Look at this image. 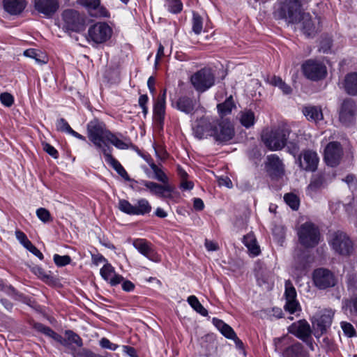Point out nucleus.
<instances>
[{
	"label": "nucleus",
	"mask_w": 357,
	"mask_h": 357,
	"mask_svg": "<svg viewBox=\"0 0 357 357\" xmlns=\"http://www.w3.org/2000/svg\"><path fill=\"white\" fill-rule=\"evenodd\" d=\"M190 80L197 92L204 93L214 86L215 75L211 68L204 67L193 73Z\"/></svg>",
	"instance_id": "20e7f679"
},
{
	"label": "nucleus",
	"mask_w": 357,
	"mask_h": 357,
	"mask_svg": "<svg viewBox=\"0 0 357 357\" xmlns=\"http://www.w3.org/2000/svg\"><path fill=\"white\" fill-rule=\"evenodd\" d=\"M188 303L197 313L203 317L208 316V310L201 304L195 296H190L188 298Z\"/></svg>",
	"instance_id": "4c0bfd02"
},
{
	"label": "nucleus",
	"mask_w": 357,
	"mask_h": 357,
	"mask_svg": "<svg viewBox=\"0 0 357 357\" xmlns=\"http://www.w3.org/2000/svg\"><path fill=\"white\" fill-rule=\"evenodd\" d=\"M213 138L219 144H225L230 141L234 136V128L231 122L227 119H217Z\"/></svg>",
	"instance_id": "4468645a"
},
{
	"label": "nucleus",
	"mask_w": 357,
	"mask_h": 357,
	"mask_svg": "<svg viewBox=\"0 0 357 357\" xmlns=\"http://www.w3.org/2000/svg\"><path fill=\"white\" fill-rule=\"evenodd\" d=\"M100 273L102 278L107 281L112 286L121 284L123 280V276L115 273L114 267L108 263L100 268Z\"/></svg>",
	"instance_id": "cd10ccee"
},
{
	"label": "nucleus",
	"mask_w": 357,
	"mask_h": 357,
	"mask_svg": "<svg viewBox=\"0 0 357 357\" xmlns=\"http://www.w3.org/2000/svg\"><path fill=\"white\" fill-rule=\"evenodd\" d=\"M289 339L287 336L275 339L274 340L275 350L279 352L284 351V357H299L302 352L301 344L295 343L285 347L284 346L288 343Z\"/></svg>",
	"instance_id": "f3484780"
},
{
	"label": "nucleus",
	"mask_w": 357,
	"mask_h": 357,
	"mask_svg": "<svg viewBox=\"0 0 357 357\" xmlns=\"http://www.w3.org/2000/svg\"><path fill=\"white\" fill-rule=\"evenodd\" d=\"M213 324L225 337L234 340L238 347L243 345L242 342L237 337L233 328L228 324H225L222 320L213 318Z\"/></svg>",
	"instance_id": "bb28decb"
},
{
	"label": "nucleus",
	"mask_w": 357,
	"mask_h": 357,
	"mask_svg": "<svg viewBox=\"0 0 357 357\" xmlns=\"http://www.w3.org/2000/svg\"><path fill=\"white\" fill-rule=\"evenodd\" d=\"M36 215L43 222H47L52 219L49 211L45 208H38Z\"/></svg>",
	"instance_id": "6e6d98bb"
},
{
	"label": "nucleus",
	"mask_w": 357,
	"mask_h": 357,
	"mask_svg": "<svg viewBox=\"0 0 357 357\" xmlns=\"http://www.w3.org/2000/svg\"><path fill=\"white\" fill-rule=\"evenodd\" d=\"M133 246L142 255L149 259L158 262L160 261V257L154 250L151 243L143 238H138L134 241Z\"/></svg>",
	"instance_id": "412c9836"
},
{
	"label": "nucleus",
	"mask_w": 357,
	"mask_h": 357,
	"mask_svg": "<svg viewBox=\"0 0 357 357\" xmlns=\"http://www.w3.org/2000/svg\"><path fill=\"white\" fill-rule=\"evenodd\" d=\"M302 112L306 119L310 121L317 123L323 120L324 116L322 110L319 106L307 105L303 107Z\"/></svg>",
	"instance_id": "7c9ffc66"
},
{
	"label": "nucleus",
	"mask_w": 357,
	"mask_h": 357,
	"mask_svg": "<svg viewBox=\"0 0 357 357\" xmlns=\"http://www.w3.org/2000/svg\"><path fill=\"white\" fill-rule=\"evenodd\" d=\"M234 103L231 96L227 98L222 103L218 104L217 106L218 113L221 116H226L231 113L232 109L234 107Z\"/></svg>",
	"instance_id": "58836bf2"
},
{
	"label": "nucleus",
	"mask_w": 357,
	"mask_h": 357,
	"mask_svg": "<svg viewBox=\"0 0 357 357\" xmlns=\"http://www.w3.org/2000/svg\"><path fill=\"white\" fill-rule=\"evenodd\" d=\"M299 242L305 248H314L320 240V232L317 227L310 222L301 225L298 230Z\"/></svg>",
	"instance_id": "39448f33"
},
{
	"label": "nucleus",
	"mask_w": 357,
	"mask_h": 357,
	"mask_svg": "<svg viewBox=\"0 0 357 357\" xmlns=\"http://www.w3.org/2000/svg\"><path fill=\"white\" fill-rule=\"evenodd\" d=\"M112 29L105 22H97L88 29L86 39L95 44H101L107 41L112 36Z\"/></svg>",
	"instance_id": "1a4fd4ad"
},
{
	"label": "nucleus",
	"mask_w": 357,
	"mask_h": 357,
	"mask_svg": "<svg viewBox=\"0 0 357 357\" xmlns=\"http://www.w3.org/2000/svg\"><path fill=\"white\" fill-rule=\"evenodd\" d=\"M344 89L349 95H357V73H349L345 77Z\"/></svg>",
	"instance_id": "72a5a7b5"
},
{
	"label": "nucleus",
	"mask_w": 357,
	"mask_h": 357,
	"mask_svg": "<svg viewBox=\"0 0 357 357\" xmlns=\"http://www.w3.org/2000/svg\"><path fill=\"white\" fill-rule=\"evenodd\" d=\"M333 316L334 312L332 310H324L313 317L312 323L316 337L319 338L327 331L332 324Z\"/></svg>",
	"instance_id": "9b49d317"
},
{
	"label": "nucleus",
	"mask_w": 357,
	"mask_h": 357,
	"mask_svg": "<svg viewBox=\"0 0 357 357\" xmlns=\"http://www.w3.org/2000/svg\"><path fill=\"white\" fill-rule=\"evenodd\" d=\"M332 249L341 255H349L353 250V242L342 231H336L331 235L328 241Z\"/></svg>",
	"instance_id": "0eeeda50"
},
{
	"label": "nucleus",
	"mask_w": 357,
	"mask_h": 357,
	"mask_svg": "<svg viewBox=\"0 0 357 357\" xmlns=\"http://www.w3.org/2000/svg\"><path fill=\"white\" fill-rule=\"evenodd\" d=\"M284 199L287 204L293 210H297L299 206V200L296 195L293 193H287L284 195Z\"/></svg>",
	"instance_id": "09e8293b"
},
{
	"label": "nucleus",
	"mask_w": 357,
	"mask_h": 357,
	"mask_svg": "<svg viewBox=\"0 0 357 357\" xmlns=\"http://www.w3.org/2000/svg\"><path fill=\"white\" fill-rule=\"evenodd\" d=\"M77 3L84 7L91 17H109V12L104 6L101 5L100 0H77Z\"/></svg>",
	"instance_id": "dca6fc26"
},
{
	"label": "nucleus",
	"mask_w": 357,
	"mask_h": 357,
	"mask_svg": "<svg viewBox=\"0 0 357 357\" xmlns=\"http://www.w3.org/2000/svg\"><path fill=\"white\" fill-rule=\"evenodd\" d=\"M266 167L272 177H280L284 174V164L276 154L268 155Z\"/></svg>",
	"instance_id": "5701e85b"
},
{
	"label": "nucleus",
	"mask_w": 357,
	"mask_h": 357,
	"mask_svg": "<svg viewBox=\"0 0 357 357\" xmlns=\"http://www.w3.org/2000/svg\"><path fill=\"white\" fill-rule=\"evenodd\" d=\"M87 133L89 140L97 149L103 152L105 148H112L109 143L121 150L128 149L132 143L128 139L123 141L107 129L105 124L98 119H93L87 124Z\"/></svg>",
	"instance_id": "f257e3e1"
},
{
	"label": "nucleus",
	"mask_w": 357,
	"mask_h": 357,
	"mask_svg": "<svg viewBox=\"0 0 357 357\" xmlns=\"http://www.w3.org/2000/svg\"><path fill=\"white\" fill-rule=\"evenodd\" d=\"M340 326L344 334L346 336L349 337H352L356 335V330L351 323L347 321H342L340 323Z\"/></svg>",
	"instance_id": "3c124183"
},
{
	"label": "nucleus",
	"mask_w": 357,
	"mask_h": 357,
	"mask_svg": "<svg viewBox=\"0 0 357 357\" xmlns=\"http://www.w3.org/2000/svg\"><path fill=\"white\" fill-rule=\"evenodd\" d=\"M343 149L340 142H329L324 149V160L327 165L337 166L342 158Z\"/></svg>",
	"instance_id": "2eb2a0df"
},
{
	"label": "nucleus",
	"mask_w": 357,
	"mask_h": 357,
	"mask_svg": "<svg viewBox=\"0 0 357 357\" xmlns=\"http://www.w3.org/2000/svg\"><path fill=\"white\" fill-rule=\"evenodd\" d=\"M299 158L301 168L307 172H314L318 166L319 157L315 151L306 150Z\"/></svg>",
	"instance_id": "4be33fe9"
},
{
	"label": "nucleus",
	"mask_w": 357,
	"mask_h": 357,
	"mask_svg": "<svg viewBox=\"0 0 357 357\" xmlns=\"http://www.w3.org/2000/svg\"><path fill=\"white\" fill-rule=\"evenodd\" d=\"M301 68L304 75L313 81L324 78L327 73L326 67L321 62L313 59L303 63Z\"/></svg>",
	"instance_id": "ddd939ff"
},
{
	"label": "nucleus",
	"mask_w": 357,
	"mask_h": 357,
	"mask_svg": "<svg viewBox=\"0 0 357 357\" xmlns=\"http://www.w3.org/2000/svg\"><path fill=\"white\" fill-rule=\"evenodd\" d=\"M54 261L57 266L62 267L69 264L71 262V258L68 255H59L55 254L53 257Z\"/></svg>",
	"instance_id": "603ef678"
},
{
	"label": "nucleus",
	"mask_w": 357,
	"mask_h": 357,
	"mask_svg": "<svg viewBox=\"0 0 357 357\" xmlns=\"http://www.w3.org/2000/svg\"><path fill=\"white\" fill-rule=\"evenodd\" d=\"M270 83L275 86H278L284 94H289L291 92L290 86L287 84L280 77L273 76Z\"/></svg>",
	"instance_id": "c03bdc74"
},
{
	"label": "nucleus",
	"mask_w": 357,
	"mask_h": 357,
	"mask_svg": "<svg viewBox=\"0 0 357 357\" xmlns=\"http://www.w3.org/2000/svg\"><path fill=\"white\" fill-rule=\"evenodd\" d=\"M295 260L296 263L294 265V274L297 276H300L303 274V271L306 268V261L301 259L299 257L295 259Z\"/></svg>",
	"instance_id": "864d4df0"
},
{
	"label": "nucleus",
	"mask_w": 357,
	"mask_h": 357,
	"mask_svg": "<svg viewBox=\"0 0 357 357\" xmlns=\"http://www.w3.org/2000/svg\"><path fill=\"white\" fill-rule=\"evenodd\" d=\"M121 283H122V289L127 292L133 291L135 287V284L131 281L126 280L123 277V280L121 281Z\"/></svg>",
	"instance_id": "69168bd1"
},
{
	"label": "nucleus",
	"mask_w": 357,
	"mask_h": 357,
	"mask_svg": "<svg viewBox=\"0 0 357 357\" xmlns=\"http://www.w3.org/2000/svg\"><path fill=\"white\" fill-rule=\"evenodd\" d=\"M26 249L36 256L38 258H39L40 260L43 259L44 256L43 253L35 245H33L32 243Z\"/></svg>",
	"instance_id": "338daca9"
},
{
	"label": "nucleus",
	"mask_w": 357,
	"mask_h": 357,
	"mask_svg": "<svg viewBox=\"0 0 357 357\" xmlns=\"http://www.w3.org/2000/svg\"><path fill=\"white\" fill-rule=\"evenodd\" d=\"M148 101L149 98L146 94L141 95L138 100V104L139 107L142 108L144 116H146L148 113V107L146 105Z\"/></svg>",
	"instance_id": "680f3d73"
},
{
	"label": "nucleus",
	"mask_w": 357,
	"mask_h": 357,
	"mask_svg": "<svg viewBox=\"0 0 357 357\" xmlns=\"http://www.w3.org/2000/svg\"><path fill=\"white\" fill-rule=\"evenodd\" d=\"M33 327L37 331L41 332L46 336L50 334H52V330L50 327H47L40 323H36Z\"/></svg>",
	"instance_id": "0e129e2a"
},
{
	"label": "nucleus",
	"mask_w": 357,
	"mask_h": 357,
	"mask_svg": "<svg viewBox=\"0 0 357 357\" xmlns=\"http://www.w3.org/2000/svg\"><path fill=\"white\" fill-rule=\"evenodd\" d=\"M62 345L73 349H81L83 346L82 338L77 333L70 330L65 331Z\"/></svg>",
	"instance_id": "c756f323"
},
{
	"label": "nucleus",
	"mask_w": 357,
	"mask_h": 357,
	"mask_svg": "<svg viewBox=\"0 0 357 357\" xmlns=\"http://www.w3.org/2000/svg\"><path fill=\"white\" fill-rule=\"evenodd\" d=\"M241 124L246 128L253 126L255 123V113L250 109H245L239 114Z\"/></svg>",
	"instance_id": "c9c22d12"
},
{
	"label": "nucleus",
	"mask_w": 357,
	"mask_h": 357,
	"mask_svg": "<svg viewBox=\"0 0 357 357\" xmlns=\"http://www.w3.org/2000/svg\"><path fill=\"white\" fill-rule=\"evenodd\" d=\"M15 237L25 248L31 243V242L28 239L26 235L20 230L15 231Z\"/></svg>",
	"instance_id": "bf43d9fd"
},
{
	"label": "nucleus",
	"mask_w": 357,
	"mask_h": 357,
	"mask_svg": "<svg viewBox=\"0 0 357 357\" xmlns=\"http://www.w3.org/2000/svg\"><path fill=\"white\" fill-rule=\"evenodd\" d=\"M284 307L290 314H294L300 308V305L297 299L286 300Z\"/></svg>",
	"instance_id": "5fc2aeb1"
},
{
	"label": "nucleus",
	"mask_w": 357,
	"mask_h": 357,
	"mask_svg": "<svg viewBox=\"0 0 357 357\" xmlns=\"http://www.w3.org/2000/svg\"><path fill=\"white\" fill-rule=\"evenodd\" d=\"M24 55L34 59L38 63H46V56L38 50L28 49L24 52Z\"/></svg>",
	"instance_id": "a19ab883"
},
{
	"label": "nucleus",
	"mask_w": 357,
	"mask_h": 357,
	"mask_svg": "<svg viewBox=\"0 0 357 357\" xmlns=\"http://www.w3.org/2000/svg\"><path fill=\"white\" fill-rule=\"evenodd\" d=\"M255 270L258 284L259 286H263L264 284L268 285L272 279L271 271L264 268V265L261 263H259Z\"/></svg>",
	"instance_id": "2f4dec72"
},
{
	"label": "nucleus",
	"mask_w": 357,
	"mask_h": 357,
	"mask_svg": "<svg viewBox=\"0 0 357 357\" xmlns=\"http://www.w3.org/2000/svg\"><path fill=\"white\" fill-rule=\"evenodd\" d=\"M288 331L305 342L311 350H314L312 330L306 320L301 319L293 323L289 326Z\"/></svg>",
	"instance_id": "9d476101"
},
{
	"label": "nucleus",
	"mask_w": 357,
	"mask_h": 357,
	"mask_svg": "<svg viewBox=\"0 0 357 357\" xmlns=\"http://www.w3.org/2000/svg\"><path fill=\"white\" fill-rule=\"evenodd\" d=\"M217 126V118L211 116H202L197 119L193 125L192 130L195 136L198 139L213 137Z\"/></svg>",
	"instance_id": "6e6552de"
},
{
	"label": "nucleus",
	"mask_w": 357,
	"mask_h": 357,
	"mask_svg": "<svg viewBox=\"0 0 357 357\" xmlns=\"http://www.w3.org/2000/svg\"><path fill=\"white\" fill-rule=\"evenodd\" d=\"M43 145L44 151L53 158L56 159L59 158V152L53 146L48 143H45Z\"/></svg>",
	"instance_id": "e2e57ef3"
},
{
	"label": "nucleus",
	"mask_w": 357,
	"mask_h": 357,
	"mask_svg": "<svg viewBox=\"0 0 357 357\" xmlns=\"http://www.w3.org/2000/svg\"><path fill=\"white\" fill-rule=\"evenodd\" d=\"M86 20L83 15L73 8L64 10L61 15L60 26L66 32H81L85 29Z\"/></svg>",
	"instance_id": "7ed1b4c3"
},
{
	"label": "nucleus",
	"mask_w": 357,
	"mask_h": 357,
	"mask_svg": "<svg viewBox=\"0 0 357 357\" xmlns=\"http://www.w3.org/2000/svg\"><path fill=\"white\" fill-rule=\"evenodd\" d=\"M34 8L47 18H51L59 10L58 0H34Z\"/></svg>",
	"instance_id": "6ab92c4d"
},
{
	"label": "nucleus",
	"mask_w": 357,
	"mask_h": 357,
	"mask_svg": "<svg viewBox=\"0 0 357 357\" xmlns=\"http://www.w3.org/2000/svg\"><path fill=\"white\" fill-rule=\"evenodd\" d=\"M165 6L169 12L174 14L180 13L183 9V3L181 0H165Z\"/></svg>",
	"instance_id": "37998d69"
},
{
	"label": "nucleus",
	"mask_w": 357,
	"mask_h": 357,
	"mask_svg": "<svg viewBox=\"0 0 357 357\" xmlns=\"http://www.w3.org/2000/svg\"><path fill=\"white\" fill-rule=\"evenodd\" d=\"M347 287L349 291H355L357 290V280L354 278H349L347 281Z\"/></svg>",
	"instance_id": "774afa93"
},
{
	"label": "nucleus",
	"mask_w": 357,
	"mask_h": 357,
	"mask_svg": "<svg viewBox=\"0 0 357 357\" xmlns=\"http://www.w3.org/2000/svg\"><path fill=\"white\" fill-rule=\"evenodd\" d=\"M243 242L253 256H257L260 253L259 247L253 234L250 233L245 235Z\"/></svg>",
	"instance_id": "f704fd0d"
},
{
	"label": "nucleus",
	"mask_w": 357,
	"mask_h": 357,
	"mask_svg": "<svg viewBox=\"0 0 357 357\" xmlns=\"http://www.w3.org/2000/svg\"><path fill=\"white\" fill-rule=\"evenodd\" d=\"M298 22L302 23V30L307 37L312 36L316 32L314 22L309 13H303Z\"/></svg>",
	"instance_id": "473e14b6"
},
{
	"label": "nucleus",
	"mask_w": 357,
	"mask_h": 357,
	"mask_svg": "<svg viewBox=\"0 0 357 357\" xmlns=\"http://www.w3.org/2000/svg\"><path fill=\"white\" fill-rule=\"evenodd\" d=\"M118 208L123 213L130 215H144L149 214L152 209L151 204L145 198L137 199L135 204H130L126 199H120Z\"/></svg>",
	"instance_id": "423d86ee"
},
{
	"label": "nucleus",
	"mask_w": 357,
	"mask_h": 357,
	"mask_svg": "<svg viewBox=\"0 0 357 357\" xmlns=\"http://www.w3.org/2000/svg\"><path fill=\"white\" fill-rule=\"evenodd\" d=\"M142 184L149 189L150 192L153 195L161 198L172 197L171 193L172 188L169 185H162L149 181H142Z\"/></svg>",
	"instance_id": "b1692460"
},
{
	"label": "nucleus",
	"mask_w": 357,
	"mask_h": 357,
	"mask_svg": "<svg viewBox=\"0 0 357 357\" xmlns=\"http://www.w3.org/2000/svg\"><path fill=\"white\" fill-rule=\"evenodd\" d=\"M0 290L4 291L8 295L18 299L22 297V294L16 291V290L11 286H6L0 284Z\"/></svg>",
	"instance_id": "13d9d810"
},
{
	"label": "nucleus",
	"mask_w": 357,
	"mask_h": 357,
	"mask_svg": "<svg viewBox=\"0 0 357 357\" xmlns=\"http://www.w3.org/2000/svg\"><path fill=\"white\" fill-rule=\"evenodd\" d=\"M342 308L349 310L351 316L357 317V294L344 301Z\"/></svg>",
	"instance_id": "ea45409f"
},
{
	"label": "nucleus",
	"mask_w": 357,
	"mask_h": 357,
	"mask_svg": "<svg viewBox=\"0 0 357 357\" xmlns=\"http://www.w3.org/2000/svg\"><path fill=\"white\" fill-rule=\"evenodd\" d=\"M196 104V100L192 98L183 96L179 97L175 102H172V105L174 107L185 114H192L195 111Z\"/></svg>",
	"instance_id": "a878e982"
},
{
	"label": "nucleus",
	"mask_w": 357,
	"mask_h": 357,
	"mask_svg": "<svg viewBox=\"0 0 357 357\" xmlns=\"http://www.w3.org/2000/svg\"><path fill=\"white\" fill-rule=\"evenodd\" d=\"M165 99L166 90H164L163 93L158 96L153 106V121L156 126L160 130L163 128L164 126Z\"/></svg>",
	"instance_id": "aec40b11"
},
{
	"label": "nucleus",
	"mask_w": 357,
	"mask_h": 357,
	"mask_svg": "<svg viewBox=\"0 0 357 357\" xmlns=\"http://www.w3.org/2000/svg\"><path fill=\"white\" fill-rule=\"evenodd\" d=\"M56 128L58 131L67 134H70L73 130L68 121L63 118H60L56 120Z\"/></svg>",
	"instance_id": "8fccbe9b"
},
{
	"label": "nucleus",
	"mask_w": 357,
	"mask_h": 357,
	"mask_svg": "<svg viewBox=\"0 0 357 357\" xmlns=\"http://www.w3.org/2000/svg\"><path fill=\"white\" fill-rule=\"evenodd\" d=\"M284 296L285 297V300L297 299V293L296 289L289 280L285 281Z\"/></svg>",
	"instance_id": "de8ad7c7"
},
{
	"label": "nucleus",
	"mask_w": 357,
	"mask_h": 357,
	"mask_svg": "<svg viewBox=\"0 0 357 357\" xmlns=\"http://www.w3.org/2000/svg\"><path fill=\"white\" fill-rule=\"evenodd\" d=\"M356 105L351 98L345 99L342 105L339 112V119L344 126L351 125L355 119Z\"/></svg>",
	"instance_id": "a211bd4d"
},
{
	"label": "nucleus",
	"mask_w": 357,
	"mask_h": 357,
	"mask_svg": "<svg viewBox=\"0 0 357 357\" xmlns=\"http://www.w3.org/2000/svg\"><path fill=\"white\" fill-rule=\"evenodd\" d=\"M100 346L102 349L115 351L116 349L121 350V354L123 356H128L129 357H137V352L134 347L127 345L119 346L116 344L112 343L107 338L102 337L99 341Z\"/></svg>",
	"instance_id": "393cba45"
},
{
	"label": "nucleus",
	"mask_w": 357,
	"mask_h": 357,
	"mask_svg": "<svg viewBox=\"0 0 357 357\" xmlns=\"http://www.w3.org/2000/svg\"><path fill=\"white\" fill-rule=\"evenodd\" d=\"M203 29V20L202 17L197 13H193L192 19V29L193 32L199 35Z\"/></svg>",
	"instance_id": "49530a36"
},
{
	"label": "nucleus",
	"mask_w": 357,
	"mask_h": 357,
	"mask_svg": "<svg viewBox=\"0 0 357 357\" xmlns=\"http://www.w3.org/2000/svg\"><path fill=\"white\" fill-rule=\"evenodd\" d=\"M314 285L319 289L333 287L337 284V278L330 270L324 268L315 269L312 273Z\"/></svg>",
	"instance_id": "f8f14e48"
},
{
	"label": "nucleus",
	"mask_w": 357,
	"mask_h": 357,
	"mask_svg": "<svg viewBox=\"0 0 357 357\" xmlns=\"http://www.w3.org/2000/svg\"><path fill=\"white\" fill-rule=\"evenodd\" d=\"M332 45V40L330 37H325L322 38L320 42L319 51L323 53H328Z\"/></svg>",
	"instance_id": "052dcab7"
},
{
	"label": "nucleus",
	"mask_w": 357,
	"mask_h": 357,
	"mask_svg": "<svg viewBox=\"0 0 357 357\" xmlns=\"http://www.w3.org/2000/svg\"><path fill=\"white\" fill-rule=\"evenodd\" d=\"M3 3L5 10L13 15L21 14L27 5L26 0H3Z\"/></svg>",
	"instance_id": "c85d7f7f"
},
{
	"label": "nucleus",
	"mask_w": 357,
	"mask_h": 357,
	"mask_svg": "<svg viewBox=\"0 0 357 357\" xmlns=\"http://www.w3.org/2000/svg\"><path fill=\"white\" fill-rule=\"evenodd\" d=\"M112 148H105L102 152L105 156V161L109 164L114 170H116L121 165V163L112 155Z\"/></svg>",
	"instance_id": "a18cd8bd"
},
{
	"label": "nucleus",
	"mask_w": 357,
	"mask_h": 357,
	"mask_svg": "<svg viewBox=\"0 0 357 357\" xmlns=\"http://www.w3.org/2000/svg\"><path fill=\"white\" fill-rule=\"evenodd\" d=\"M149 166L151 169L153 170L155 174V178L158 181L163 183L164 184H167L168 183V178L165 174V172L160 169L159 167H158L151 160L150 162L148 161Z\"/></svg>",
	"instance_id": "79ce46f5"
},
{
	"label": "nucleus",
	"mask_w": 357,
	"mask_h": 357,
	"mask_svg": "<svg viewBox=\"0 0 357 357\" xmlns=\"http://www.w3.org/2000/svg\"><path fill=\"white\" fill-rule=\"evenodd\" d=\"M324 178L322 174L314 175L307 188V194L312 196L323 185Z\"/></svg>",
	"instance_id": "e433bc0d"
},
{
	"label": "nucleus",
	"mask_w": 357,
	"mask_h": 357,
	"mask_svg": "<svg viewBox=\"0 0 357 357\" xmlns=\"http://www.w3.org/2000/svg\"><path fill=\"white\" fill-rule=\"evenodd\" d=\"M0 101L2 105L9 107L14 103V98L10 93L5 92L0 95Z\"/></svg>",
	"instance_id": "4d7b16f0"
},
{
	"label": "nucleus",
	"mask_w": 357,
	"mask_h": 357,
	"mask_svg": "<svg viewBox=\"0 0 357 357\" xmlns=\"http://www.w3.org/2000/svg\"><path fill=\"white\" fill-rule=\"evenodd\" d=\"M290 132L291 130L288 126H279L277 128L264 130L261 139L269 150L278 151L287 145Z\"/></svg>",
	"instance_id": "f03ea898"
}]
</instances>
